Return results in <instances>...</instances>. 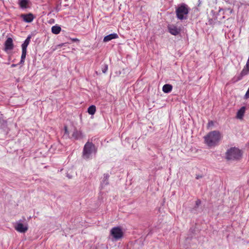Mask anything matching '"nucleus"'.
Listing matches in <instances>:
<instances>
[{
  "instance_id": "a878e982",
  "label": "nucleus",
  "mask_w": 249,
  "mask_h": 249,
  "mask_svg": "<svg viewBox=\"0 0 249 249\" xmlns=\"http://www.w3.org/2000/svg\"><path fill=\"white\" fill-rule=\"evenodd\" d=\"M72 40L73 41H78V39L77 38H72Z\"/></svg>"
},
{
  "instance_id": "393cba45",
  "label": "nucleus",
  "mask_w": 249,
  "mask_h": 249,
  "mask_svg": "<svg viewBox=\"0 0 249 249\" xmlns=\"http://www.w3.org/2000/svg\"><path fill=\"white\" fill-rule=\"evenodd\" d=\"M202 177V176H200V175H197L196 177V178L198 179H199L200 178H201Z\"/></svg>"
},
{
  "instance_id": "aec40b11",
  "label": "nucleus",
  "mask_w": 249,
  "mask_h": 249,
  "mask_svg": "<svg viewBox=\"0 0 249 249\" xmlns=\"http://www.w3.org/2000/svg\"><path fill=\"white\" fill-rule=\"evenodd\" d=\"M64 130L65 133L63 135V137H65L66 138H67L69 136V132L67 126H64Z\"/></svg>"
},
{
  "instance_id": "cd10ccee",
  "label": "nucleus",
  "mask_w": 249,
  "mask_h": 249,
  "mask_svg": "<svg viewBox=\"0 0 249 249\" xmlns=\"http://www.w3.org/2000/svg\"><path fill=\"white\" fill-rule=\"evenodd\" d=\"M240 109H246V108L245 107H242Z\"/></svg>"
},
{
  "instance_id": "ddd939ff",
  "label": "nucleus",
  "mask_w": 249,
  "mask_h": 249,
  "mask_svg": "<svg viewBox=\"0 0 249 249\" xmlns=\"http://www.w3.org/2000/svg\"><path fill=\"white\" fill-rule=\"evenodd\" d=\"M29 0H18V4L22 9H25L28 7Z\"/></svg>"
},
{
  "instance_id": "6e6552de",
  "label": "nucleus",
  "mask_w": 249,
  "mask_h": 249,
  "mask_svg": "<svg viewBox=\"0 0 249 249\" xmlns=\"http://www.w3.org/2000/svg\"><path fill=\"white\" fill-rule=\"evenodd\" d=\"M21 17L23 18V20L27 23L31 22L34 18L33 15L31 13L22 15Z\"/></svg>"
},
{
  "instance_id": "6ab92c4d",
  "label": "nucleus",
  "mask_w": 249,
  "mask_h": 249,
  "mask_svg": "<svg viewBox=\"0 0 249 249\" xmlns=\"http://www.w3.org/2000/svg\"><path fill=\"white\" fill-rule=\"evenodd\" d=\"M27 51L22 50V54L21 56V59L19 62L20 64H23L26 58Z\"/></svg>"
},
{
  "instance_id": "7ed1b4c3",
  "label": "nucleus",
  "mask_w": 249,
  "mask_h": 249,
  "mask_svg": "<svg viewBox=\"0 0 249 249\" xmlns=\"http://www.w3.org/2000/svg\"><path fill=\"white\" fill-rule=\"evenodd\" d=\"M242 153L238 148L232 147L228 149L226 152V158L228 160H236L242 157Z\"/></svg>"
},
{
  "instance_id": "f257e3e1",
  "label": "nucleus",
  "mask_w": 249,
  "mask_h": 249,
  "mask_svg": "<svg viewBox=\"0 0 249 249\" xmlns=\"http://www.w3.org/2000/svg\"><path fill=\"white\" fill-rule=\"evenodd\" d=\"M97 149L92 142H87L84 146L82 157L85 160L92 159L95 156Z\"/></svg>"
},
{
  "instance_id": "9d476101",
  "label": "nucleus",
  "mask_w": 249,
  "mask_h": 249,
  "mask_svg": "<svg viewBox=\"0 0 249 249\" xmlns=\"http://www.w3.org/2000/svg\"><path fill=\"white\" fill-rule=\"evenodd\" d=\"M117 38H118V35L116 33H112L105 36L103 39V41L104 42H107L113 39Z\"/></svg>"
},
{
  "instance_id": "1a4fd4ad",
  "label": "nucleus",
  "mask_w": 249,
  "mask_h": 249,
  "mask_svg": "<svg viewBox=\"0 0 249 249\" xmlns=\"http://www.w3.org/2000/svg\"><path fill=\"white\" fill-rule=\"evenodd\" d=\"M13 48V40L11 38L8 37L5 42V49L6 50H10Z\"/></svg>"
},
{
  "instance_id": "412c9836",
  "label": "nucleus",
  "mask_w": 249,
  "mask_h": 249,
  "mask_svg": "<svg viewBox=\"0 0 249 249\" xmlns=\"http://www.w3.org/2000/svg\"><path fill=\"white\" fill-rule=\"evenodd\" d=\"M108 70V66L107 65H105L104 67L102 69V71L103 73H106Z\"/></svg>"
},
{
  "instance_id": "9b49d317",
  "label": "nucleus",
  "mask_w": 249,
  "mask_h": 249,
  "mask_svg": "<svg viewBox=\"0 0 249 249\" xmlns=\"http://www.w3.org/2000/svg\"><path fill=\"white\" fill-rule=\"evenodd\" d=\"M83 137V135L81 132L78 131L77 130H75L72 135V138L76 140H81Z\"/></svg>"
},
{
  "instance_id": "dca6fc26",
  "label": "nucleus",
  "mask_w": 249,
  "mask_h": 249,
  "mask_svg": "<svg viewBox=\"0 0 249 249\" xmlns=\"http://www.w3.org/2000/svg\"><path fill=\"white\" fill-rule=\"evenodd\" d=\"M173 87L171 85L165 84L162 87V91L166 93H169L172 90Z\"/></svg>"
},
{
  "instance_id": "2eb2a0df",
  "label": "nucleus",
  "mask_w": 249,
  "mask_h": 249,
  "mask_svg": "<svg viewBox=\"0 0 249 249\" xmlns=\"http://www.w3.org/2000/svg\"><path fill=\"white\" fill-rule=\"evenodd\" d=\"M109 177V175L107 174H105L104 175V178L101 183L102 187H103L104 186H106L108 184Z\"/></svg>"
},
{
  "instance_id": "20e7f679",
  "label": "nucleus",
  "mask_w": 249,
  "mask_h": 249,
  "mask_svg": "<svg viewBox=\"0 0 249 249\" xmlns=\"http://www.w3.org/2000/svg\"><path fill=\"white\" fill-rule=\"evenodd\" d=\"M189 11V8L188 6L185 4H182L176 9L177 17L180 20L186 19L188 18Z\"/></svg>"
},
{
  "instance_id": "a211bd4d",
  "label": "nucleus",
  "mask_w": 249,
  "mask_h": 249,
  "mask_svg": "<svg viewBox=\"0 0 249 249\" xmlns=\"http://www.w3.org/2000/svg\"><path fill=\"white\" fill-rule=\"evenodd\" d=\"M245 110H238L236 114V118L242 119L244 115Z\"/></svg>"
},
{
  "instance_id": "0eeeda50",
  "label": "nucleus",
  "mask_w": 249,
  "mask_h": 249,
  "mask_svg": "<svg viewBox=\"0 0 249 249\" xmlns=\"http://www.w3.org/2000/svg\"><path fill=\"white\" fill-rule=\"evenodd\" d=\"M167 28L169 32L174 36L179 35L181 32V28L175 24H169Z\"/></svg>"
},
{
  "instance_id": "f8f14e48",
  "label": "nucleus",
  "mask_w": 249,
  "mask_h": 249,
  "mask_svg": "<svg viewBox=\"0 0 249 249\" xmlns=\"http://www.w3.org/2000/svg\"><path fill=\"white\" fill-rule=\"evenodd\" d=\"M249 73V70L246 67H245L241 71L240 75L237 77L236 81L240 80L242 78Z\"/></svg>"
},
{
  "instance_id": "f03ea898",
  "label": "nucleus",
  "mask_w": 249,
  "mask_h": 249,
  "mask_svg": "<svg viewBox=\"0 0 249 249\" xmlns=\"http://www.w3.org/2000/svg\"><path fill=\"white\" fill-rule=\"evenodd\" d=\"M221 138V135L219 131L214 130L209 132L204 137L206 143L210 147L216 145Z\"/></svg>"
},
{
  "instance_id": "b1692460",
  "label": "nucleus",
  "mask_w": 249,
  "mask_h": 249,
  "mask_svg": "<svg viewBox=\"0 0 249 249\" xmlns=\"http://www.w3.org/2000/svg\"><path fill=\"white\" fill-rule=\"evenodd\" d=\"M88 109H95V106L94 105H91L89 106Z\"/></svg>"
},
{
  "instance_id": "423d86ee",
  "label": "nucleus",
  "mask_w": 249,
  "mask_h": 249,
  "mask_svg": "<svg viewBox=\"0 0 249 249\" xmlns=\"http://www.w3.org/2000/svg\"><path fill=\"white\" fill-rule=\"evenodd\" d=\"M110 234L112 237V239L115 241L120 240L124 235L122 229L120 227H114L112 228L110 230Z\"/></svg>"
},
{
  "instance_id": "f3484780",
  "label": "nucleus",
  "mask_w": 249,
  "mask_h": 249,
  "mask_svg": "<svg viewBox=\"0 0 249 249\" xmlns=\"http://www.w3.org/2000/svg\"><path fill=\"white\" fill-rule=\"evenodd\" d=\"M61 28L57 25L53 26L52 27V32L55 35L58 34L61 31Z\"/></svg>"
},
{
  "instance_id": "4468645a",
  "label": "nucleus",
  "mask_w": 249,
  "mask_h": 249,
  "mask_svg": "<svg viewBox=\"0 0 249 249\" xmlns=\"http://www.w3.org/2000/svg\"><path fill=\"white\" fill-rule=\"evenodd\" d=\"M31 36H29L21 45L22 50L27 51V48L31 40Z\"/></svg>"
},
{
  "instance_id": "39448f33",
  "label": "nucleus",
  "mask_w": 249,
  "mask_h": 249,
  "mask_svg": "<svg viewBox=\"0 0 249 249\" xmlns=\"http://www.w3.org/2000/svg\"><path fill=\"white\" fill-rule=\"evenodd\" d=\"M15 229L17 231L20 233H25L28 230V225L25 217H22V219L16 222Z\"/></svg>"
},
{
  "instance_id": "5701e85b",
  "label": "nucleus",
  "mask_w": 249,
  "mask_h": 249,
  "mask_svg": "<svg viewBox=\"0 0 249 249\" xmlns=\"http://www.w3.org/2000/svg\"><path fill=\"white\" fill-rule=\"evenodd\" d=\"M201 204V201L199 199H197L196 201V206H195V207H197L199 206V205Z\"/></svg>"
},
{
  "instance_id": "bb28decb",
  "label": "nucleus",
  "mask_w": 249,
  "mask_h": 249,
  "mask_svg": "<svg viewBox=\"0 0 249 249\" xmlns=\"http://www.w3.org/2000/svg\"><path fill=\"white\" fill-rule=\"evenodd\" d=\"M16 66H17V65H16V64H12L11 66H12V67H16Z\"/></svg>"
},
{
  "instance_id": "4be33fe9",
  "label": "nucleus",
  "mask_w": 249,
  "mask_h": 249,
  "mask_svg": "<svg viewBox=\"0 0 249 249\" xmlns=\"http://www.w3.org/2000/svg\"><path fill=\"white\" fill-rule=\"evenodd\" d=\"M96 110H88V112L89 114L93 115L95 114Z\"/></svg>"
}]
</instances>
